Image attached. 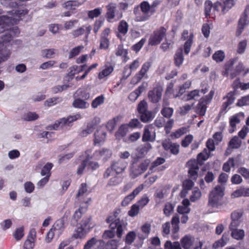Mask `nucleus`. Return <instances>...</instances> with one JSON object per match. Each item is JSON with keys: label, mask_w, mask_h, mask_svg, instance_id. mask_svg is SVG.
Segmentation results:
<instances>
[{"label": "nucleus", "mask_w": 249, "mask_h": 249, "mask_svg": "<svg viewBox=\"0 0 249 249\" xmlns=\"http://www.w3.org/2000/svg\"><path fill=\"white\" fill-rule=\"evenodd\" d=\"M75 154V152H71L68 153L63 156H60L59 160H58V163L59 164H62L63 163L66 162L68 161L69 160H70L71 158L73 157Z\"/></svg>", "instance_id": "62"}, {"label": "nucleus", "mask_w": 249, "mask_h": 249, "mask_svg": "<svg viewBox=\"0 0 249 249\" xmlns=\"http://www.w3.org/2000/svg\"><path fill=\"white\" fill-rule=\"evenodd\" d=\"M149 163L150 161L149 160H145L141 163L138 168L131 173L132 178H134L145 172L146 170Z\"/></svg>", "instance_id": "25"}, {"label": "nucleus", "mask_w": 249, "mask_h": 249, "mask_svg": "<svg viewBox=\"0 0 249 249\" xmlns=\"http://www.w3.org/2000/svg\"><path fill=\"white\" fill-rule=\"evenodd\" d=\"M107 134L103 126H100L94 133V142L95 144H100L105 142Z\"/></svg>", "instance_id": "22"}, {"label": "nucleus", "mask_w": 249, "mask_h": 249, "mask_svg": "<svg viewBox=\"0 0 249 249\" xmlns=\"http://www.w3.org/2000/svg\"><path fill=\"white\" fill-rule=\"evenodd\" d=\"M91 29L92 28L90 25L83 26L72 31L71 32V35L73 37L76 38L79 36L83 35L85 33H86L85 38L86 39H87L88 36L90 33Z\"/></svg>", "instance_id": "19"}, {"label": "nucleus", "mask_w": 249, "mask_h": 249, "mask_svg": "<svg viewBox=\"0 0 249 249\" xmlns=\"http://www.w3.org/2000/svg\"><path fill=\"white\" fill-rule=\"evenodd\" d=\"M102 9L98 7L94 9V10L89 11L88 12V16L90 18H94L99 17L102 13Z\"/></svg>", "instance_id": "57"}, {"label": "nucleus", "mask_w": 249, "mask_h": 249, "mask_svg": "<svg viewBox=\"0 0 249 249\" xmlns=\"http://www.w3.org/2000/svg\"><path fill=\"white\" fill-rule=\"evenodd\" d=\"M117 5L115 3H109L106 6L107 9V18L108 22H111L112 20L115 18V12L116 11Z\"/></svg>", "instance_id": "26"}, {"label": "nucleus", "mask_w": 249, "mask_h": 249, "mask_svg": "<svg viewBox=\"0 0 249 249\" xmlns=\"http://www.w3.org/2000/svg\"><path fill=\"white\" fill-rule=\"evenodd\" d=\"M242 215L243 211L242 210H237L232 213L231 214V222L229 227L230 229H233L240 225Z\"/></svg>", "instance_id": "15"}, {"label": "nucleus", "mask_w": 249, "mask_h": 249, "mask_svg": "<svg viewBox=\"0 0 249 249\" xmlns=\"http://www.w3.org/2000/svg\"><path fill=\"white\" fill-rule=\"evenodd\" d=\"M156 138V134L152 125L145 126L144 128L142 135V141L143 142H154Z\"/></svg>", "instance_id": "14"}, {"label": "nucleus", "mask_w": 249, "mask_h": 249, "mask_svg": "<svg viewBox=\"0 0 249 249\" xmlns=\"http://www.w3.org/2000/svg\"><path fill=\"white\" fill-rule=\"evenodd\" d=\"M113 71V67L110 64H106L103 67L101 71L98 74V78L103 79L108 76Z\"/></svg>", "instance_id": "28"}, {"label": "nucleus", "mask_w": 249, "mask_h": 249, "mask_svg": "<svg viewBox=\"0 0 249 249\" xmlns=\"http://www.w3.org/2000/svg\"><path fill=\"white\" fill-rule=\"evenodd\" d=\"M91 151V150H88L85 152V158L86 160H107L108 158L110 157L111 153L110 150L108 149H102L96 151L92 155H90Z\"/></svg>", "instance_id": "8"}, {"label": "nucleus", "mask_w": 249, "mask_h": 249, "mask_svg": "<svg viewBox=\"0 0 249 249\" xmlns=\"http://www.w3.org/2000/svg\"><path fill=\"white\" fill-rule=\"evenodd\" d=\"M200 91L197 89L192 90L185 95L184 98L186 101L196 100L199 96Z\"/></svg>", "instance_id": "41"}, {"label": "nucleus", "mask_w": 249, "mask_h": 249, "mask_svg": "<svg viewBox=\"0 0 249 249\" xmlns=\"http://www.w3.org/2000/svg\"><path fill=\"white\" fill-rule=\"evenodd\" d=\"M12 33L9 35H5L3 38H0V56L2 60L6 61L11 54V51L6 45L7 43L9 42L13 37L18 36L20 31L18 28H14L11 31Z\"/></svg>", "instance_id": "2"}, {"label": "nucleus", "mask_w": 249, "mask_h": 249, "mask_svg": "<svg viewBox=\"0 0 249 249\" xmlns=\"http://www.w3.org/2000/svg\"><path fill=\"white\" fill-rule=\"evenodd\" d=\"M224 187L222 186H216L210 193L208 205L214 209H217L221 205V199L224 196Z\"/></svg>", "instance_id": "3"}, {"label": "nucleus", "mask_w": 249, "mask_h": 249, "mask_svg": "<svg viewBox=\"0 0 249 249\" xmlns=\"http://www.w3.org/2000/svg\"><path fill=\"white\" fill-rule=\"evenodd\" d=\"M191 81H186L182 86L179 87L178 89V92L177 93H174V96L175 97H178L181 96L185 91V90L190 88L191 85Z\"/></svg>", "instance_id": "38"}, {"label": "nucleus", "mask_w": 249, "mask_h": 249, "mask_svg": "<svg viewBox=\"0 0 249 249\" xmlns=\"http://www.w3.org/2000/svg\"><path fill=\"white\" fill-rule=\"evenodd\" d=\"M72 105L74 107L80 109H85L89 107V104L88 102L80 98L75 99Z\"/></svg>", "instance_id": "39"}, {"label": "nucleus", "mask_w": 249, "mask_h": 249, "mask_svg": "<svg viewBox=\"0 0 249 249\" xmlns=\"http://www.w3.org/2000/svg\"><path fill=\"white\" fill-rule=\"evenodd\" d=\"M210 152L207 149H205L197 156V161L199 163L207 160L210 156Z\"/></svg>", "instance_id": "47"}, {"label": "nucleus", "mask_w": 249, "mask_h": 249, "mask_svg": "<svg viewBox=\"0 0 249 249\" xmlns=\"http://www.w3.org/2000/svg\"><path fill=\"white\" fill-rule=\"evenodd\" d=\"M27 13L28 10L23 8H19L18 10H13L9 14L11 16L9 17L10 19H12L11 23L12 24H16Z\"/></svg>", "instance_id": "12"}, {"label": "nucleus", "mask_w": 249, "mask_h": 249, "mask_svg": "<svg viewBox=\"0 0 249 249\" xmlns=\"http://www.w3.org/2000/svg\"><path fill=\"white\" fill-rule=\"evenodd\" d=\"M65 229L64 220L60 219L57 220L50 230L45 237L47 243H50L55 236L59 237Z\"/></svg>", "instance_id": "4"}, {"label": "nucleus", "mask_w": 249, "mask_h": 249, "mask_svg": "<svg viewBox=\"0 0 249 249\" xmlns=\"http://www.w3.org/2000/svg\"><path fill=\"white\" fill-rule=\"evenodd\" d=\"M118 30L119 34L118 35V37L121 38L120 34L124 35L126 34L128 30V24L124 20H122L120 22L118 27Z\"/></svg>", "instance_id": "35"}, {"label": "nucleus", "mask_w": 249, "mask_h": 249, "mask_svg": "<svg viewBox=\"0 0 249 249\" xmlns=\"http://www.w3.org/2000/svg\"><path fill=\"white\" fill-rule=\"evenodd\" d=\"M95 124L94 123H89L87 124V127L81 131L80 135L83 137H87L95 129Z\"/></svg>", "instance_id": "37"}, {"label": "nucleus", "mask_w": 249, "mask_h": 249, "mask_svg": "<svg viewBox=\"0 0 249 249\" xmlns=\"http://www.w3.org/2000/svg\"><path fill=\"white\" fill-rule=\"evenodd\" d=\"M56 50L54 49H44L41 51L42 55L46 58H51L55 54Z\"/></svg>", "instance_id": "51"}, {"label": "nucleus", "mask_w": 249, "mask_h": 249, "mask_svg": "<svg viewBox=\"0 0 249 249\" xmlns=\"http://www.w3.org/2000/svg\"><path fill=\"white\" fill-rule=\"evenodd\" d=\"M136 236V234L135 231H130L128 232L125 237V243L128 245L132 244L134 241Z\"/></svg>", "instance_id": "64"}, {"label": "nucleus", "mask_w": 249, "mask_h": 249, "mask_svg": "<svg viewBox=\"0 0 249 249\" xmlns=\"http://www.w3.org/2000/svg\"><path fill=\"white\" fill-rule=\"evenodd\" d=\"M225 101L223 102L222 107H221L220 111L219 113V115H224L227 111V108L228 107L231 105L234 101V97L231 93H229L227 94L226 97L224 98Z\"/></svg>", "instance_id": "18"}, {"label": "nucleus", "mask_w": 249, "mask_h": 249, "mask_svg": "<svg viewBox=\"0 0 249 249\" xmlns=\"http://www.w3.org/2000/svg\"><path fill=\"white\" fill-rule=\"evenodd\" d=\"M231 230L232 231L231 235L234 239L239 240L244 238L245 232L243 230L234 228L233 229H231Z\"/></svg>", "instance_id": "36"}, {"label": "nucleus", "mask_w": 249, "mask_h": 249, "mask_svg": "<svg viewBox=\"0 0 249 249\" xmlns=\"http://www.w3.org/2000/svg\"><path fill=\"white\" fill-rule=\"evenodd\" d=\"M127 164L121 161H118L113 163L111 168L115 174L122 173L125 169Z\"/></svg>", "instance_id": "29"}, {"label": "nucleus", "mask_w": 249, "mask_h": 249, "mask_svg": "<svg viewBox=\"0 0 249 249\" xmlns=\"http://www.w3.org/2000/svg\"><path fill=\"white\" fill-rule=\"evenodd\" d=\"M11 21L12 19H10L9 17L0 16V34L6 31L5 34L0 37V39L3 38L5 35H9L12 33L11 31L14 28H18L17 27L10 28V25L13 24Z\"/></svg>", "instance_id": "10"}, {"label": "nucleus", "mask_w": 249, "mask_h": 249, "mask_svg": "<svg viewBox=\"0 0 249 249\" xmlns=\"http://www.w3.org/2000/svg\"><path fill=\"white\" fill-rule=\"evenodd\" d=\"M162 146L166 150H170L171 153L176 155L179 152V144L172 143L169 141L166 140L162 142Z\"/></svg>", "instance_id": "24"}, {"label": "nucleus", "mask_w": 249, "mask_h": 249, "mask_svg": "<svg viewBox=\"0 0 249 249\" xmlns=\"http://www.w3.org/2000/svg\"><path fill=\"white\" fill-rule=\"evenodd\" d=\"M187 166L189 168L188 173L190 177L193 179H196L198 170L197 161L195 160H190L187 162Z\"/></svg>", "instance_id": "20"}, {"label": "nucleus", "mask_w": 249, "mask_h": 249, "mask_svg": "<svg viewBox=\"0 0 249 249\" xmlns=\"http://www.w3.org/2000/svg\"><path fill=\"white\" fill-rule=\"evenodd\" d=\"M88 232L84 227L80 226L75 230L72 236L75 239H83Z\"/></svg>", "instance_id": "31"}, {"label": "nucleus", "mask_w": 249, "mask_h": 249, "mask_svg": "<svg viewBox=\"0 0 249 249\" xmlns=\"http://www.w3.org/2000/svg\"><path fill=\"white\" fill-rule=\"evenodd\" d=\"M184 61L182 49L180 48L176 53L174 56L175 64L177 67H180Z\"/></svg>", "instance_id": "33"}, {"label": "nucleus", "mask_w": 249, "mask_h": 249, "mask_svg": "<svg viewBox=\"0 0 249 249\" xmlns=\"http://www.w3.org/2000/svg\"><path fill=\"white\" fill-rule=\"evenodd\" d=\"M141 208L136 203L132 205L128 212V215L130 217H134L137 215Z\"/></svg>", "instance_id": "58"}, {"label": "nucleus", "mask_w": 249, "mask_h": 249, "mask_svg": "<svg viewBox=\"0 0 249 249\" xmlns=\"http://www.w3.org/2000/svg\"><path fill=\"white\" fill-rule=\"evenodd\" d=\"M212 57L216 62H222L225 58V53L222 51H217L214 53Z\"/></svg>", "instance_id": "54"}, {"label": "nucleus", "mask_w": 249, "mask_h": 249, "mask_svg": "<svg viewBox=\"0 0 249 249\" xmlns=\"http://www.w3.org/2000/svg\"><path fill=\"white\" fill-rule=\"evenodd\" d=\"M245 114L242 112H240L230 117L229 119V133H232L235 131L236 129V124H239L241 120H243Z\"/></svg>", "instance_id": "11"}, {"label": "nucleus", "mask_w": 249, "mask_h": 249, "mask_svg": "<svg viewBox=\"0 0 249 249\" xmlns=\"http://www.w3.org/2000/svg\"><path fill=\"white\" fill-rule=\"evenodd\" d=\"M38 115L35 112H29L23 116V119L26 121H33L38 118Z\"/></svg>", "instance_id": "52"}, {"label": "nucleus", "mask_w": 249, "mask_h": 249, "mask_svg": "<svg viewBox=\"0 0 249 249\" xmlns=\"http://www.w3.org/2000/svg\"><path fill=\"white\" fill-rule=\"evenodd\" d=\"M188 127H182L177 130L171 135V136L174 138H178L180 137L182 135L186 133L187 132H188Z\"/></svg>", "instance_id": "49"}, {"label": "nucleus", "mask_w": 249, "mask_h": 249, "mask_svg": "<svg viewBox=\"0 0 249 249\" xmlns=\"http://www.w3.org/2000/svg\"><path fill=\"white\" fill-rule=\"evenodd\" d=\"M36 238V231L32 229L30 230L27 238L24 244V249H33L35 246V242Z\"/></svg>", "instance_id": "16"}, {"label": "nucleus", "mask_w": 249, "mask_h": 249, "mask_svg": "<svg viewBox=\"0 0 249 249\" xmlns=\"http://www.w3.org/2000/svg\"><path fill=\"white\" fill-rule=\"evenodd\" d=\"M164 249H181V248L178 242L172 243L167 241L164 244Z\"/></svg>", "instance_id": "55"}, {"label": "nucleus", "mask_w": 249, "mask_h": 249, "mask_svg": "<svg viewBox=\"0 0 249 249\" xmlns=\"http://www.w3.org/2000/svg\"><path fill=\"white\" fill-rule=\"evenodd\" d=\"M80 72L79 70V67L77 65H73L69 68V71L68 76L71 79H73L75 75L77 74Z\"/></svg>", "instance_id": "60"}, {"label": "nucleus", "mask_w": 249, "mask_h": 249, "mask_svg": "<svg viewBox=\"0 0 249 249\" xmlns=\"http://www.w3.org/2000/svg\"><path fill=\"white\" fill-rule=\"evenodd\" d=\"M143 88L142 86L139 87L138 89L132 92L128 96V98L132 102L135 101L141 93L142 92Z\"/></svg>", "instance_id": "43"}, {"label": "nucleus", "mask_w": 249, "mask_h": 249, "mask_svg": "<svg viewBox=\"0 0 249 249\" xmlns=\"http://www.w3.org/2000/svg\"><path fill=\"white\" fill-rule=\"evenodd\" d=\"M206 104V102L205 103L202 101L198 104L197 112L199 115L204 116L205 115L207 108Z\"/></svg>", "instance_id": "63"}, {"label": "nucleus", "mask_w": 249, "mask_h": 249, "mask_svg": "<svg viewBox=\"0 0 249 249\" xmlns=\"http://www.w3.org/2000/svg\"><path fill=\"white\" fill-rule=\"evenodd\" d=\"M82 118L80 114H76L74 115L69 116L67 118H63L58 120L52 126H50L51 129H59L60 128H67L71 126L72 123Z\"/></svg>", "instance_id": "6"}, {"label": "nucleus", "mask_w": 249, "mask_h": 249, "mask_svg": "<svg viewBox=\"0 0 249 249\" xmlns=\"http://www.w3.org/2000/svg\"><path fill=\"white\" fill-rule=\"evenodd\" d=\"M81 227H84L85 229L88 231L95 226V224L92 222L91 217L90 216H87L84 217L81 222Z\"/></svg>", "instance_id": "32"}, {"label": "nucleus", "mask_w": 249, "mask_h": 249, "mask_svg": "<svg viewBox=\"0 0 249 249\" xmlns=\"http://www.w3.org/2000/svg\"><path fill=\"white\" fill-rule=\"evenodd\" d=\"M174 210V205L172 203L168 202L166 203L163 209L164 214L167 217L173 213Z\"/></svg>", "instance_id": "45"}, {"label": "nucleus", "mask_w": 249, "mask_h": 249, "mask_svg": "<svg viewBox=\"0 0 249 249\" xmlns=\"http://www.w3.org/2000/svg\"><path fill=\"white\" fill-rule=\"evenodd\" d=\"M162 89L160 87L155 88L153 90L150 91L148 97L150 101L153 103L158 102L161 97Z\"/></svg>", "instance_id": "21"}, {"label": "nucleus", "mask_w": 249, "mask_h": 249, "mask_svg": "<svg viewBox=\"0 0 249 249\" xmlns=\"http://www.w3.org/2000/svg\"><path fill=\"white\" fill-rule=\"evenodd\" d=\"M228 240V238L225 237V235H223L222 238L220 239L215 241L213 244V247L215 249L220 247H222L226 244Z\"/></svg>", "instance_id": "53"}, {"label": "nucleus", "mask_w": 249, "mask_h": 249, "mask_svg": "<svg viewBox=\"0 0 249 249\" xmlns=\"http://www.w3.org/2000/svg\"><path fill=\"white\" fill-rule=\"evenodd\" d=\"M166 32V29L164 27H160L155 31L149 39V44L154 46L160 44L164 37Z\"/></svg>", "instance_id": "9"}, {"label": "nucleus", "mask_w": 249, "mask_h": 249, "mask_svg": "<svg viewBox=\"0 0 249 249\" xmlns=\"http://www.w3.org/2000/svg\"><path fill=\"white\" fill-rule=\"evenodd\" d=\"M174 84L172 83H170L167 86L165 91V95L166 96L168 97H173L175 98L174 96V93H177L178 92V90H175L173 89Z\"/></svg>", "instance_id": "59"}, {"label": "nucleus", "mask_w": 249, "mask_h": 249, "mask_svg": "<svg viewBox=\"0 0 249 249\" xmlns=\"http://www.w3.org/2000/svg\"><path fill=\"white\" fill-rule=\"evenodd\" d=\"M160 3V0H155L151 5L146 1L142 2L140 4V10L138 7L134 8L133 13L135 20L137 22H143L148 20L155 13L156 8Z\"/></svg>", "instance_id": "1"}, {"label": "nucleus", "mask_w": 249, "mask_h": 249, "mask_svg": "<svg viewBox=\"0 0 249 249\" xmlns=\"http://www.w3.org/2000/svg\"><path fill=\"white\" fill-rule=\"evenodd\" d=\"M234 160L232 158H230L227 161L224 163L223 165V170L226 172H230L231 167L234 166Z\"/></svg>", "instance_id": "48"}, {"label": "nucleus", "mask_w": 249, "mask_h": 249, "mask_svg": "<svg viewBox=\"0 0 249 249\" xmlns=\"http://www.w3.org/2000/svg\"><path fill=\"white\" fill-rule=\"evenodd\" d=\"M190 203L189 199H183L181 204L178 206L177 212L180 214L188 213L190 212Z\"/></svg>", "instance_id": "27"}, {"label": "nucleus", "mask_w": 249, "mask_h": 249, "mask_svg": "<svg viewBox=\"0 0 249 249\" xmlns=\"http://www.w3.org/2000/svg\"><path fill=\"white\" fill-rule=\"evenodd\" d=\"M141 230L142 233H138V237L140 240L143 241L148 237L150 232L151 230V224L148 223H144L141 226Z\"/></svg>", "instance_id": "23"}, {"label": "nucleus", "mask_w": 249, "mask_h": 249, "mask_svg": "<svg viewBox=\"0 0 249 249\" xmlns=\"http://www.w3.org/2000/svg\"><path fill=\"white\" fill-rule=\"evenodd\" d=\"M105 98L103 95H100L95 98L91 103V107L93 108H96L99 106L103 104L104 102Z\"/></svg>", "instance_id": "50"}, {"label": "nucleus", "mask_w": 249, "mask_h": 249, "mask_svg": "<svg viewBox=\"0 0 249 249\" xmlns=\"http://www.w3.org/2000/svg\"><path fill=\"white\" fill-rule=\"evenodd\" d=\"M127 51L124 49L122 45H119L116 51V54L117 56H121L124 58V61H126L128 58H127Z\"/></svg>", "instance_id": "56"}, {"label": "nucleus", "mask_w": 249, "mask_h": 249, "mask_svg": "<svg viewBox=\"0 0 249 249\" xmlns=\"http://www.w3.org/2000/svg\"><path fill=\"white\" fill-rule=\"evenodd\" d=\"M179 217L178 215H176L174 216L171 220V224L172 225V238L174 240L178 239L179 238V234L178 232L179 230Z\"/></svg>", "instance_id": "17"}, {"label": "nucleus", "mask_w": 249, "mask_h": 249, "mask_svg": "<svg viewBox=\"0 0 249 249\" xmlns=\"http://www.w3.org/2000/svg\"><path fill=\"white\" fill-rule=\"evenodd\" d=\"M150 66V63L148 62H146L143 64L140 72L136 75L135 77V79H136L137 80L136 82H138L142 79V78L145 75L147 71L149 70Z\"/></svg>", "instance_id": "30"}, {"label": "nucleus", "mask_w": 249, "mask_h": 249, "mask_svg": "<svg viewBox=\"0 0 249 249\" xmlns=\"http://www.w3.org/2000/svg\"><path fill=\"white\" fill-rule=\"evenodd\" d=\"M201 196V192L197 188H195L193 191L192 195L190 196V200L192 202H195L200 198Z\"/></svg>", "instance_id": "46"}, {"label": "nucleus", "mask_w": 249, "mask_h": 249, "mask_svg": "<svg viewBox=\"0 0 249 249\" xmlns=\"http://www.w3.org/2000/svg\"><path fill=\"white\" fill-rule=\"evenodd\" d=\"M180 243L184 249H191L194 245V249H201L202 243L197 238L190 235H186L180 240Z\"/></svg>", "instance_id": "7"}, {"label": "nucleus", "mask_w": 249, "mask_h": 249, "mask_svg": "<svg viewBox=\"0 0 249 249\" xmlns=\"http://www.w3.org/2000/svg\"><path fill=\"white\" fill-rule=\"evenodd\" d=\"M242 144V141L237 137H233L229 142V146L231 148H239Z\"/></svg>", "instance_id": "44"}, {"label": "nucleus", "mask_w": 249, "mask_h": 249, "mask_svg": "<svg viewBox=\"0 0 249 249\" xmlns=\"http://www.w3.org/2000/svg\"><path fill=\"white\" fill-rule=\"evenodd\" d=\"M129 127L127 124H122L116 132L115 136L117 139H120L125 136L128 133Z\"/></svg>", "instance_id": "34"}, {"label": "nucleus", "mask_w": 249, "mask_h": 249, "mask_svg": "<svg viewBox=\"0 0 249 249\" xmlns=\"http://www.w3.org/2000/svg\"><path fill=\"white\" fill-rule=\"evenodd\" d=\"M53 167V164L51 162H47L42 168L41 171V175L42 176H45L47 177L50 178L51 173V170Z\"/></svg>", "instance_id": "42"}, {"label": "nucleus", "mask_w": 249, "mask_h": 249, "mask_svg": "<svg viewBox=\"0 0 249 249\" xmlns=\"http://www.w3.org/2000/svg\"><path fill=\"white\" fill-rule=\"evenodd\" d=\"M193 34L192 33H189L187 31H184L182 34L181 39L185 40L184 45V53L187 54L190 52L193 43Z\"/></svg>", "instance_id": "13"}, {"label": "nucleus", "mask_w": 249, "mask_h": 249, "mask_svg": "<svg viewBox=\"0 0 249 249\" xmlns=\"http://www.w3.org/2000/svg\"><path fill=\"white\" fill-rule=\"evenodd\" d=\"M84 49L83 45H80L73 48L70 52L69 58H71L79 54Z\"/></svg>", "instance_id": "61"}, {"label": "nucleus", "mask_w": 249, "mask_h": 249, "mask_svg": "<svg viewBox=\"0 0 249 249\" xmlns=\"http://www.w3.org/2000/svg\"><path fill=\"white\" fill-rule=\"evenodd\" d=\"M109 227L110 230H106L103 234V238L105 239L113 238L115 232L118 237H121L123 231V226L119 219H116L112 222Z\"/></svg>", "instance_id": "5"}, {"label": "nucleus", "mask_w": 249, "mask_h": 249, "mask_svg": "<svg viewBox=\"0 0 249 249\" xmlns=\"http://www.w3.org/2000/svg\"><path fill=\"white\" fill-rule=\"evenodd\" d=\"M141 114V121L143 123L151 121L155 117V114L148 110H146Z\"/></svg>", "instance_id": "40"}]
</instances>
